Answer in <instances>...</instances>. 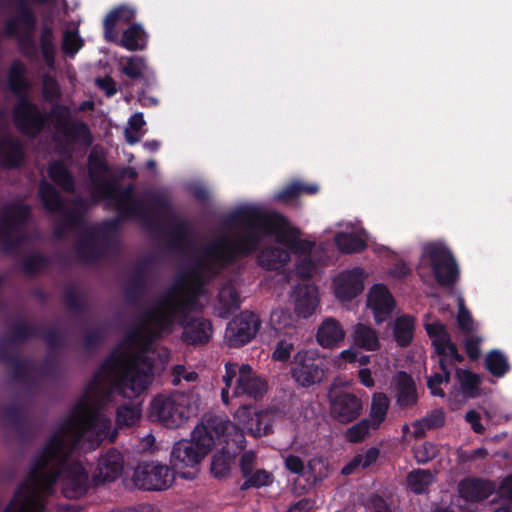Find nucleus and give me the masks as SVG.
I'll list each match as a JSON object with an SVG mask.
<instances>
[{"instance_id":"1","label":"nucleus","mask_w":512,"mask_h":512,"mask_svg":"<svg viewBox=\"0 0 512 512\" xmlns=\"http://www.w3.org/2000/svg\"><path fill=\"white\" fill-rule=\"evenodd\" d=\"M216 240L198 252L193 269L176 277L145 313L141 325L118 346L96 373L123 397L135 398L145 392L154 379L153 364L146 356L161 333H170L178 324L183 328L182 340L189 345L206 344L213 333L212 324L201 317L190 318L202 309L200 298L204 285L226 264L214 261Z\"/></svg>"},{"instance_id":"2","label":"nucleus","mask_w":512,"mask_h":512,"mask_svg":"<svg viewBox=\"0 0 512 512\" xmlns=\"http://www.w3.org/2000/svg\"><path fill=\"white\" fill-rule=\"evenodd\" d=\"M114 388L107 379L95 374L82 399L55 426L30 465L26 480L15 492L4 512H43L46 499L54 494L60 480L66 498L79 499L89 489L87 470L73 459L77 443L83 440L86 449H95L109 435L110 419L102 412L113 401Z\"/></svg>"},{"instance_id":"3","label":"nucleus","mask_w":512,"mask_h":512,"mask_svg":"<svg viewBox=\"0 0 512 512\" xmlns=\"http://www.w3.org/2000/svg\"><path fill=\"white\" fill-rule=\"evenodd\" d=\"M237 229L216 239L214 261L228 264L238 256L254 252L262 240L263 234H276L279 243L303 257L297 265V273L303 278H310L316 271L309 254L313 244L302 240L299 231L290 228L286 218L275 212L245 207L236 211Z\"/></svg>"},{"instance_id":"4","label":"nucleus","mask_w":512,"mask_h":512,"mask_svg":"<svg viewBox=\"0 0 512 512\" xmlns=\"http://www.w3.org/2000/svg\"><path fill=\"white\" fill-rule=\"evenodd\" d=\"M88 171L96 198H104L112 204L121 217L139 220L152 227L157 221V212L143 199L134 196L131 187L119 189L108 178V167L100 150L94 147L88 157Z\"/></svg>"},{"instance_id":"5","label":"nucleus","mask_w":512,"mask_h":512,"mask_svg":"<svg viewBox=\"0 0 512 512\" xmlns=\"http://www.w3.org/2000/svg\"><path fill=\"white\" fill-rule=\"evenodd\" d=\"M199 406L200 396L197 393L176 392L156 396L151 402V411L165 427L177 428L196 416Z\"/></svg>"},{"instance_id":"6","label":"nucleus","mask_w":512,"mask_h":512,"mask_svg":"<svg viewBox=\"0 0 512 512\" xmlns=\"http://www.w3.org/2000/svg\"><path fill=\"white\" fill-rule=\"evenodd\" d=\"M215 445L213 435L208 434L204 418L193 430L192 439L175 443L170 462L175 469L194 468Z\"/></svg>"},{"instance_id":"7","label":"nucleus","mask_w":512,"mask_h":512,"mask_svg":"<svg viewBox=\"0 0 512 512\" xmlns=\"http://www.w3.org/2000/svg\"><path fill=\"white\" fill-rule=\"evenodd\" d=\"M50 117L58 140L67 145L81 143L89 146L93 142L88 126L82 121L72 120L69 108L56 105L52 108Z\"/></svg>"},{"instance_id":"8","label":"nucleus","mask_w":512,"mask_h":512,"mask_svg":"<svg viewBox=\"0 0 512 512\" xmlns=\"http://www.w3.org/2000/svg\"><path fill=\"white\" fill-rule=\"evenodd\" d=\"M175 474L167 465L157 462L139 464L130 478L134 488L147 491H163L172 486Z\"/></svg>"},{"instance_id":"9","label":"nucleus","mask_w":512,"mask_h":512,"mask_svg":"<svg viewBox=\"0 0 512 512\" xmlns=\"http://www.w3.org/2000/svg\"><path fill=\"white\" fill-rule=\"evenodd\" d=\"M422 258L429 263L438 284L450 286L456 282L458 269L455 259L443 244L435 242L426 244Z\"/></svg>"},{"instance_id":"10","label":"nucleus","mask_w":512,"mask_h":512,"mask_svg":"<svg viewBox=\"0 0 512 512\" xmlns=\"http://www.w3.org/2000/svg\"><path fill=\"white\" fill-rule=\"evenodd\" d=\"M30 210L24 204L6 206L0 215V243L10 251L24 239L23 224Z\"/></svg>"},{"instance_id":"11","label":"nucleus","mask_w":512,"mask_h":512,"mask_svg":"<svg viewBox=\"0 0 512 512\" xmlns=\"http://www.w3.org/2000/svg\"><path fill=\"white\" fill-rule=\"evenodd\" d=\"M39 195L45 209L60 214V224L55 228V234L58 237L64 235L67 229H75L81 224V207L77 206L74 211L66 210L58 192L52 185L45 181L41 182L39 185Z\"/></svg>"},{"instance_id":"12","label":"nucleus","mask_w":512,"mask_h":512,"mask_svg":"<svg viewBox=\"0 0 512 512\" xmlns=\"http://www.w3.org/2000/svg\"><path fill=\"white\" fill-rule=\"evenodd\" d=\"M117 224L118 220L115 219L98 227L89 228L77 244L78 257L86 263L97 260L102 255L101 243L115 231Z\"/></svg>"},{"instance_id":"13","label":"nucleus","mask_w":512,"mask_h":512,"mask_svg":"<svg viewBox=\"0 0 512 512\" xmlns=\"http://www.w3.org/2000/svg\"><path fill=\"white\" fill-rule=\"evenodd\" d=\"M261 321L250 311H243L233 318L226 329L225 339L230 347H240L254 338L259 330Z\"/></svg>"},{"instance_id":"14","label":"nucleus","mask_w":512,"mask_h":512,"mask_svg":"<svg viewBox=\"0 0 512 512\" xmlns=\"http://www.w3.org/2000/svg\"><path fill=\"white\" fill-rule=\"evenodd\" d=\"M330 415L342 424L356 420L363 410V402L356 394L347 391H334L329 396Z\"/></svg>"},{"instance_id":"15","label":"nucleus","mask_w":512,"mask_h":512,"mask_svg":"<svg viewBox=\"0 0 512 512\" xmlns=\"http://www.w3.org/2000/svg\"><path fill=\"white\" fill-rule=\"evenodd\" d=\"M203 418L208 434L214 436L215 444L225 443L228 448L235 446L240 450L245 447L243 432L229 420L216 415H205Z\"/></svg>"},{"instance_id":"16","label":"nucleus","mask_w":512,"mask_h":512,"mask_svg":"<svg viewBox=\"0 0 512 512\" xmlns=\"http://www.w3.org/2000/svg\"><path fill=\"white\" fill-rule=\"evenodd\" d=\"M291 372L293 379L302 387L319 383L324 377L322 362L307 351H300L294 356Z\"/></svg>"},{"instance_id":"17","label":"nucleus","mask_w":512,"mask_h":512,"mask_svg":"<svg viewBox=\"0 0 512 512\" xmlns=\"http://www.w3.org/2000/svg\"><path fill=\"white\" fill-rule=\"evenodd\" d=\"M14 120L23 133L32 136L42 130L47 117L42 115L35 105L22 98L14 110Z\"/></svg>"},{"instance_id":"18","label":"nucleus","mask_w":512,"mask_h":512,"mask_svg":"<svg viewBox=\"0 0 512 512\" xmlns=\"http://www.w3.org/2000/svg\"><path fill=\"white\" fill-rule=\"evenodd\" d=\"M428 335L432 339V344L441 358H446L450 362H462L463 356L459 354L456 345L451 341L450 335L445 325L440 322H434L425 325Z\"/></svg>"},{"instance_id":"19","label":"nucleus","mask_w":512,"mask_h":512,"mask_svg":"<svg viewBox=\"0 0 512 512\" xmlns=\"http://www.w3.org/2000/svg\"><path fill=\"white\" fill-rule=\"evenodd\" d=\"M364 272L361 268H354L338 275L335 280V295L341 301H349L362 292L364 285Z\"/></svg>"},{"instance_id":"20","label":"nucleus","mask_w":512,"mask_h":512,"mask_svg":"<svg viewBox=\"0 0 512 512\" xmlns=\"http://www.w3.org/2000/svg\"><path fill=\"white\" fill-rule=\"evenodd\" d=\"M367 306L372 310L375 321H385L394 308V299L384 285H374L367 296Z\"/></svg>"},{"instance_id":"21","label":"nucleus","mask_w":512,"mask_h":512,"mask_svg":"<svg viewBox=\"0 0 512 512\" xmlns=\"http://www.w3.org/2000/svg\"><path fill=\"white\" fill-rule=\"evenodd\" d=\"M267 389L265 380L256 375L252 367L248 364H243L239 368V376L234 388L236 396L248 395L253 398L262 396Z\"/></svg>"},{"instance_id":"22","label":"nucleus","mask_w":512,"mask_h":512,"mask_svg":"<svg viewBox=\"0 0 512 512\" xmlns=\"http://www.w3.org/2000/svg\"><path fill=\"white\" fill-rule=\"evenodd\" d=\"M395 388L396 404L401 409H410L417 404L418 394L414 380L404 371H399L392 379Z\"/></svg>"},{"instance_id":"23","label":"nucleus","mask_w":512,"mask_h":512,"mask_svg":"<svg viewBox=\"0 0 512 512\" xmlns=\"http://www.w3.org/2000/svg\"><path fill=\"white\" fill-rule=\"evenodd\" d=\"M292 297L295 312L298 316L306 318L315 312L319 300L317 288L314 285H296Z\"/></svg>"},{"instance_id":"24","label":"nucleus","mask_w":512,"mask_h":512,"mask_svg":"<svg viewBox=\"0 0 512 512\" xmlns=\"http://www.w3.org/2000/svg\"><path fill=\"white\" fill-rule=\"evenodd\" d=\"M346 336L343 325L333 317L325 318L318 326L316 341L323 348L338 346Z\"/></svg>"},{"instance_id":"25","label":"nucleus","mask_w":512,"mask_h":512,"mask_svg":"<svg viewBox=\"0 0 512 512\" xmlns=\"http://www.w3.org/2000/svg\"><path fill=\"white\" fill-rule=\"evenodd\" d=\"M496 487L493 482L480 478H467L458 485L460 496L469 502H479L491 496Z\"/></svg>"},{"instance_id":"26","label":"nucleus","mask_w":512,"mask_h":512,"mask_svg":"<svg viewBox=\"0 0 512 512\" xmlns=\"http://www.w3.org/2000/svg\"><path fill=\"white\" fill-rule=\"evenodd\" d=\"M123 470V457L117 450H110L103 455L98 463L95 478L100 482L117 479Z\"/></svg>"},{"instance_id":"27","label":"nucleus","mask_w":512,"mask_h":512,"mask_svg":"<svg viewBox=\"0 0 512 512\" xmlns=\"http://www.w3.org/2000/svg\"><path fill=\"white\" fill-rule=\"evenodd\" d=\"M135 16V11L127 6H119L110 11L104 19V37L109 42H115L118 39L116 31L117 24H127Z\"/></svg>"},{"instance_id":"28","label":"nucleus","mask_w":512,"mask_h":512,"mask_svg":"<svg viewBox=\"0 0 512 512\" xmlns=\"http://www.w3.org/2000/svg\"><path fill=\"white\" fill-rule=\"evenodd\" d=\"M234 417L240 425L254 436H261L265 432V429L262 427L264 414L256 412L251 406L243 405L239 407Z\"/></svg>"},{"instance_id":"29","label":"nucleus","mask_w":512,"mask_h":512,"mask_svg":"<svg viewBox=\"0 0 512 512\" xmlns=\"http://www.w3.org/2000/svg\"><path fill=\"white\" fill-rule=\"evenodd\" d=\"M218 309L222 317L240 308L241 299L235 285L227 281L223 283L218 292Z\"/></svg>"},{"instance_id":"30","label":"nucleus","mask_w":512,"mask_h":512,"mask_svg":"<svg viewBox=\"0 0 512 512\" xmlns=\"http://www.w3.org/2000/svg\"><path fill=\"white\" fill-rule=\"evenodd\" d=\"M23 150L20 142L10 136L0 141V164L5 167L18 166L23 160Z\"/></svg>"},{"instance_id":"31","label":"nucleus","mask_w":512,"mask_h":512,"mask_svg":"<svg viewBox=\"0 0 512 512\" xmlns=\"http://www.w3.org/2000/svg\"><path fill=\"white\" fill-rule=\"evenodd\" d=\"M351 337L356 346L367 351H375L380 347L378 333L366 324L357 323L354 325Z\"/></svg>"},{"instance_id":"32","label":"nucleus","mask_w":512,"mask_h":512,"mask_svg":"<svg viewBox=\"0 0 512 512\" xmlns=\"http://www.w3.org/2000/svg\"><path fill=\"white\" fill-rule=\"evenodd\" d=\"M390 407V399L383 392H375L371 397L369 417L366 418L373 425V429L377 430L385 421Z\"/></svg>"},{"instance_id":"33","label":"nucleus","mask_w":512,"mask_h":512,"mask_svg":"<svg viewBox=\"0 0 512 512\" xmlns=\"http://www.w3.org/2000/svg\"><path fill=\"white\" fill-rule=\"evenodd\" d=\"M289 260V252L279 247L266 248L262 250L258 256L259 265L268 270L279 269Z\"/></svg>"},{"instance_id":"34","label":"nucleus","mask_w":512,"mask_h":512,"mask_svg":"<svg viewBox=\"0 0 512 512\" xmlns=\"http://www.w3.org/2000/svg\"><path fill=\"white\" fill-rule=\"evenodd\" d=\"M435 475L436 472H432L431 470L414 469L407 474V488L415 494L425 493L434 482Z\"/></svg>"},{"instance_id":"35","label":"nucleus","mask_w":512,"mask_h":512,"mask_svg":"<svg viewBox=\"0 0 512 512\" xmlns=\"http://www.w3.org/2000/svg\"><path fill=\"white\" fill-rule=\"evenodd\" d=\"M337 247L343 253H358L366 249V233H339L335 237Z\"/></svg>"},{"instance_id":"36","label":"nucleus","mask_w":512,"mask_h":512,"mask_svg":"<svg viewBox=\"0 0 512 512\" xmlns=\"http://www.w3.org/2000/svg\"><path fill=\"white\" fill-rule=\"evenodd\" d=\"M379 449L376 447H371L363 453H359L355 455L343 468V475H350L357 471L363 470L369 467L371 464L376 462L379 456Z\"/></svg>"},{"instance_id":"37","label":"nucleus","mask_w":512,"mask_h":512,"mask_svg":"<svg viewBox=\"0 0 512 512\" xmlns=\"http://www.w3.org/2000/svg\"><path fill=\"white\" fill-rule=\"evenodd\" d=\"M415 321L411 316H401L394 323V337L401 347L408 346L414 334Z\"/></svg>"},{"instance_id":"38","label":"nucleus","mask_w":512,"mask_h":512,"mask_svg":"<svg viewBox=\"0 0 512 512\" xmlns=\"http://www.w3.org/2000/svg\"><path fill=\"white\" fill-rule=\"evenodd\" d=\"M120 43L130 51L142 50L146 45L145 31L141 25L133 24L123 32Z\"/></svg>"},{"instance_id":"39","label":"nucleus","mask_w":512,"mask_h":512,"mask_svg":"<svg viewBox=\"0 0 512 512\" xmlns=\"http://www.w3.org/2000/svg\"><path fill=\"white\" fill-rule=\"evenodd\" d=\"M141 417V409L135 404L119 406L116 411L115 423L117 428H129L134 426Z\"/></svg>"},{"instance_id":"40","label":"nucleus","mask_w":512,"mask_h":512,"mask_svg":"<svg viewBox=\"0 0 512 512\" xmlns=\"http://www.w3.org/2000/svg\"><path fill=\"white\" fill-rule=\"evenodd\" d=\"M170 245L173 249L184 251L189 245L188 224L178 218H174L171 228Z\"/></svg>"},{"instance_id":"41","label":"nucleus","mask_w":512,"mask_h":512,"mask_svg":"<svg viewBox=\"0 0 512 512\" xmlns=\"http://www.w3.org/2000/svg\"><path fill=\"white\" fill-rule=\"evenodd\" d=\"M485 366L495 377H502L509 370L507 357L498 350H493L485 356Z\"/></svg>"},{"instance_id":"42","label":"nucleus","mask_w":512,"mask_h":512,"mask_svg":"<svg viewBox=\"0 0 512 512\" xmlns=\"http://www.w3.org/2000/svg\"><path fill=\"white\" fill-rule=\"evenodd\" d=\"M463 394L473 398L478 395L481 379L478 375L468 370L458 369L456 372Z\"/></svg>"},{"instance_id":"43","label":"nucleus","mask_w":512,"mask_h":512,"mask_svg":"<svg viewBox=\"0 0 512 512\" xmlns=\"http://www.w3.org/2000/svg\"><path fill=\"white\" fill-rule=\"evenodd\" d=\"M452 362L446 361V358H440L439 365L442 370L441 373H434L432 376L427 378V386L431 390L434 396H444L443 390L439 387L443 382L448 383L450 378V372L448 365Z\"/></svg>"},{"instance_id":"44","label":"nucleus","mask_w":512,"mask_h":512,"mask_svg":"<svg viewBox=\"0 0 512 512\" xmlns=\"http://www.w3.org/2000/svg\"><path fill=\"white\" fill-rule=\"evenodd\" d=\"M49 176L56 184L61 186L65 191H73L74 180L63 163H52L49 168Z\"/></svg>"},{"instance_id":"45","label":"nucleus","mask_w":512,"mask_h":512,"mask_svg":"<svg viewBox=\"0 0 512 512\" xmlns=\"http://www.w3.org/2000/svg\"><path fill=\"white\" fill-rule=\"evenodd\" d=\"M26 72L25 66L21 62H14L10 68L9 85L11 90L21 96L28 87V82L24 78Z\"/></svg>"},{"instance_id":"46","label":"nucleus","mask_w":512,"mask_h":512,"mask_svg":"<svg viewBox=\"0 0 512 512\" xmlns=\"http://www.w3.org/2000/svg\"><path fill=\"white\" fill-rule=\"evenodd\" d=\"M243 478L245 481L241 485L242 490H246L250 487L260 488L269 485L273 480L272 474L264 469H255L252 472H249Z\"/></svg>"},{"instance_id":"47","label":"nucleus","mask_w":512,"mask_h":512,"mask_svg":"<svg viewBox=\"0 0 512 512\" xmlns=\"http://www.w3.org/2000/svg\"><path fill=\"white\" fill-rule=\"evenodd\" d=\"M371 430H374L372 423L367 419H362L360 422L347 429L345 438L348 442L359 443L370 435Z\"/></svg>"},{"instance_id":"48","label":"nucleus","mask_w":512,"mask_h":512,"mask_svg":"<svg viewBox=\"0 0 512 512\" xmlns=\"http://www.w3.org/2000/svg\"><path fill=\"white\" fill-rule=\"evenodd\" d=\"M317 191L316 186H304L298 183H293L285 187L281 192L276 195V199L283 203H288L296 199L301 193H315Z\"/></svg>"},{"instance_id":"49","label":"nucleus","mask_w":512,"mask_h":512,"mask_svg":"<svg viewBox=\"0 0 512 512\" xmlns=\"http://www.w3.org/2000/svg\"><path fill=\"white\" fill-rule=\"evenodd\" d=\"M145 63L140 57H131L127 59L126 63L122 66V72L132 79H139L143 76Z\"/></svg>"},{"instance_id":"50","label":"nucleus","mask_w":512,"mask_h":512,"mask_svg":"<svg viewBox=\"0 0 512 512\" xmlns=\"http://www.w3.org/2000/svg\"><path fill=\"white\" fill-rule=\"evenodd\" d=\"M481 342H482V338L479 335H477L475 332L464 335V340H463L464 348H465V351H466L468 357L471 360H477L480 357Z\"/></svg>"},{"instance_id":"51","label":"nucleus","mask_w":512,"mask_h":512,"mask_svg":"<svg viewBox=\"0 0 512 512\" xmlns=\"http://www.w3.org/2000/svg\"><path fill=\"white\" fill-rule=\"evenodd\" d=\"M437 454V446L430 442H424L414 449V457L418 463H427L434 459Z\"/></svg>"},{"instance_id":"52","label":"nucleus","mask_w":512,"mask_h":512,"mask_svg":"<svg viewBox=\"0 0 512 512\" xmlns=\"http://www.w3.org/2000/svg\"><path fill=\"white\" fill-rule=\"evenodd\" d=\"M457 322L463 336L475 332L474 321L470 312L465 308L463 302H460L459 304Z\"/></svg>"},{"instance_id":"53","label":"nucleus","mask_w":512,"mask_h":512,"mask_svg":"<svg viewBox=\"0 0 512 512\" xmlns=\"http://www.w3.org/2000/svg\"><path fill=\"white\" fill-rule=\"evenodd\" d=\"M229 459L224 454H215L211 462V472L216 478H224L229 474Z\"/></svg>"},{"instance_id":"54","label":"nucleus","mask_w":512,"mask_h":512,"mask_svg":"<svg viewBox=\"0 0 512 512\" xmlns=\"http://www.w3.org/2000/svg\"><path fill=\"white\" fill-rule=\"evenodd\" d=\"M308 469L314 482L323 480L329 473L328 464L322 458H314L310 460L308 463Z\"/></svg>"},{"instance_id":"55","label":"nucleus","mask_w":512,"mask_h":512,"mask_svg":"<svg viewBox=\"0 0 512 512\" xmlns=\"http://www.w3.org/2000/svg\"><path fill=\"white\" fill-rule=\"evenodd\" d=\"M82 46V40L75 31L68 30L64 33L62 48L67 54L74 55Z\"/></svg>"},{"instance_id":"56","label":"nucleus","mask_w":512,"mask_h":512,"mask_svg":"<svg viewBox=\"0 0 512 512\" xmlns=\"http://www.w3.org/2000/svg\"><path fill=\"white\" fill-rule=\"evenodd\" d=\"M11 374L14 379H21L26 376H30L32 373L31 365L17 358L10 359Z\"/></svg>"},{"instance_id":"57","label":"nucleus","mask_w":512,"mask_h":512,"mask_svg":"<svg viewBox=\"0 0 512 512\" xmlns=\"http://www.w3.org/2000/svg\"><path fill=\"white\" fill-rule=\"evenodd\" d=\"M43 95L45 99L52 101L59 97L60 89L55 78L50 75L43 77Z\"/></svg>"},{"instance_id":"58","label":"nucleus","mask_w":512,"mask_h":512,"mask_svg":"<svg viewBox=\"0 0 512 512\" xmlns=\"http://www.w3.org/2000/svg\"><path fill=\"white\" fill-rule=\"evenodd\" d=\"M256 454L253 451L244 452L239 460V467L242 477L255 470Z\"/></svg>"},{"instance_id":"59","label":"nucleus","mask_w":512,"mask_h":512,"mask_svg":"<svg viewBox=\"0 0 512 512\" xmlns=\"http://www.w3.org/2000/svg\"><path fill=\"white\" fill-rule=\"evenodd\" d=\"M45 259L40 255H32L24 260L23 268L27 273H36L44 268Z\"/></svg>"},{"instance_id":"60","label":"nucleus","mask_w":512,"mask_h":512,"mask_svg":"<svg viewBox=\"0 0 512 512\" xmlns=\"http://www.w3.org/2000/svg\"><path fill=\"white\" fill-rule=\"evenodd\" d=\"M293 349V344L288 343L286 341H280L278 342L273 352V359L278 361H286L290 358Z\"/></svg>"},{"instance_id":"61","label":"nucleus","mask_w":512,"mask_h":512,"mask_svg":"<svg viewBox=\"0 0 512 512\" xmlns=\"http://www.w3.org/2000/svg\"><path fill=\"white\" fill-rule=\"evenodd\" d=\"M30 329L26 325H19L15 328L13 339H4L0 341V349L11 348L16 340L25 338L29 335Z\"/></svg>"},{"instance_id":"62","label":"nucleus","mask_w":512,"mask_h":512,"mask_svg":"<svg viewBox=\"0 0 512 512\" xmlns=\"http://www.w3.org/2000/svg\"><path fill=\"white\" fill-rule=\"evenodd\" d=\"M285 467L292 473L301 474L304 471L303 460L296 455H288L285 458Z\"/></svg>"},{"instance_id":"63","label":"nucleus","mask_w":512,"mask_h":512,"mask_svg":"<svg viewBox=\"0 0 512 512\" xmlns=\"http://www.w3.org/2000/svg\"><path fill=\"white\" fill-rule=\"evenodd\" d=\"M432 429L439 428L445 423V415L442 410H434L422 418Z\"/></svg>"},{"instance_id":"64","label":"nucleus","mask_w":512,"mask_h":512,"mask_svg":"<svg viewBox=\"0 0 512 512\" xmlns=\"http://www.w3.org/2000/svg\"><path fill=\"white\" fill-rule=\"evenodd\" d=\"M466 421L471 425L473 431L482 434L485 431L484 426L480 422V414L475 410H470L465 415Z\"/></svg>"}]
</instances>
